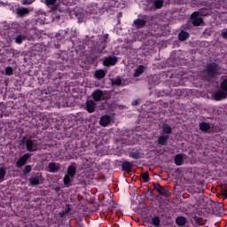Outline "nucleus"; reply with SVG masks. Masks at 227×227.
<instances>
[{
    "mask_svg": "<svg viewBox=\"0 0 227 227\" xmlns=\"http://www.w3.org/2000/svg\"><path fill=\"white\" fill-rule=\"evenodd\" d=\"M5 75H13V68L12 67L5 68Z\"/></svg>",
    "mask_w": 227,
    "mask_h": 227,
    "instance_id": "ea45409f",
    "label": "nucleus"
},
{
    "mask_svg": "<svg viewBox=\"0 0 227 227\" xmlns=\"http://www.w3.org/2000/svg\"><path fill=\"white\" fill-rule=\"evenodd\" d=\"M44 3L46 6H53L51 8L52 12H56V10H58V6H56L58 0H44Z\"/></svg>",
    "mask_w": 227,
    "mask_h": 227,
    "instance_id": "393cba45",
    "label": "nucleus"
},
{
    "mask_svg": "<svg viewBox=\"0 0 227 227\" xmlns=\"http://www.w3.org/2000/svg\"><path fill=\"white\" fill-rule=\"evenodd\" d=\"M150 180V175L148 171L143 173V182H148Z\"/></svg>",
    "mask_w": 227,
    "mask_h": 227,
    "instance_id": "a19ab883",
    "label": "nucleus"
},
{
    "mask_svg": "<svg viewBox=\"0 0 227 227\" xmlns=\"http://www.w3.org/2000/svg\"><path fill=\"white\" fill-rule=\"evenodd\" d=\"M169 141V135H161L158 137V145L166 146Z\"/></svg>",
    "mask_w": 227,
    "mask_h": 227,
    "instance_id": "dca6fc26",
    "label": "nucleus"
},
{
    "mask_svg": "<svg viewBox=\"0 0 227 227\" xmlns=\"http://www.w3.org/2000/svg\"><path fill=\"white\" fill-rule=\"evenodd\" d=\"M85 106L87 112L90 114L95 113V110L97 109V103L93 99L87 100Z\"/></svg>",
    "mask_w": 227,
    "mask_h": 227,
    "instance_id": "ddd939ff",
    "label": "nucleus"
},
{
    "mask_svg": "<svg viewBox=\"0 0 227 227\" xmlns=\"http://www.w3.org/2000/svg\"><path fill=\"white\" fill-rule=\"evenodd\" d=\"M129 157H131V159H141V153L137 150L133 151L129 153Z\"/></svg>",
    "mask_w": 227,
    "mask_h": 227,
    "instance_id": "72a5a7b5",
    "label": "nucleus"
},
{
    "mask_svg": "<svg viewBox=\"0 0 227 227\" xmlns=\"http://www.w3.org/2000/svg\"><path fill=\"white\" fill-rule=\"evenodd\" d=\"M145 24H146V20H143V26H145Z\"/></svg>",
    "mask_w": 227,
    "mask_h": 227,
    "instance_id": "864d4df0",
    "label": "nucleus"
},
{
    "mask_svg": "<svg viewBox=\"0 0 227 227\" xmlns=\"http://www.w3.org/2000/svg\"><path fill=\"white\" fill-rule=\"evenodd\" d=\"M153 189L159 192L160 196H163V198H168L169 196V190L161 186L159 183H153Z\"/></svg>",
    "mask_w": 227,
    "mask_h": 227,
    "instance_id": "423d86ee",
    "label": "nucleus"
},
{
    "mask_svg": "<svg viewBox=\"0 0 227 227\" xmlns=\"http://www.w3.org/2000/svg\"><path fill=\"white\" fill-rule=\"evenodd\" d=\"M23 143L26 145V148L28 152L32 153L38 151V145L33 139L23 137Z\"/></svg>",
    "mask_w": 227,
    "mask_h": 227,
    "instance_id": "39448f33",
    "label": "nucleus"
},
{
    "mask_svg": "<svg viewBox=\"0 0 227 227\" xmlns=\"http://www.w3.org/2000/svg\"><path fill=\"white\" fill-rule=\"evenodd\" d=\"M27 38V35H26V33L20 32V29L16 30V33L14 35L15 43H17L18 45H20L22 42H26Z\"/></svg>",
    "mask_w": 227,
    "mask_h": 227,
    "instance_id": "6e6552de",
    "label": "nucleus"
},
{
    "mask_svg": "<svg viewBox=\"0 0 227 227\" xmlns=\"http://www.w3.org/2000/svg\"><path fill=\"white\" fill-rule=\"evenodd\" d=\"M140 185H141V187H143V185H144L143 182L140 183Z\"/></svg>",
    "mask_w": 227,
    "mask_h": 227,
    "instance_id": "5fc2aeb1",
    "label": "nucleus"
},
{
    "mask_svg": "<svg viewBox=\"0 0 227 227\" xmlns=\"http://www.w3.org/2000/svg\"><path fill=\"white\" fill-rule=\"evenodd\" d=\"M22 4H33V0H21Z\"/></svg>",
    "mask_w": 227,
    "mask_h": 227,
    "instance_id": "79ce46f5",
    "label": "nucleus"
},
{
    "mask_svg": "<svg viewBox=\"0 0 227 227\" xmlns=\"http://www.w3.org/2000/svg\"><path fill=\"white\" fill-rule=\"evenodd\" d=\"M136 200L131 205V208L140 215V219H143V192H135Z\"/></svg>",
    "mask_w": 227,
    "mask_h": 227,
    "instance_id": "7ed1b4c3",
    "label": "nucleus"
},
{
    "mask_svg": "<svg viewBox=\"0 0 227 227\" xmlns=\"http://www.w3.org/2000/svg\"><path fill=\"white\" fill-rule=\"evenodd\" d=\"M222 194L227 199V186L222 189Z\"/></svg>",
    "mask_w": 227,
    "mask_h": 227,
    "instance_id": "c03bdc74",
    "label": "nucleus"
},
{
    "mask_svg": "<svg viewBox=\"0 0 227 227\" xmlns=\"http://www.w3.org/2000/svg\"><path fill=\"white\" fill-rule=\"evenodd\" d=\"M16 13L19 15V17H25V15L29 13V9L26 7L18 8L16 10Z\"/></svg>",
    "mask_w": 227,
    "mask_h": 227,
    "instance_id": "5701e85b",
    "label": "nucleus"
},
{
    "mask_svg": "<svg viewBox=\"0 0 227 227\" xmlns=\"http://www.w3.org/2000/svg\"><path fill=\"white\" fill-rule=\"evenodd\" d=\"M118 62V58L114 56H109L104 59L103 65L104 67H114Z\"/></svg>",
    "mask_w": 227,
    "mask_h": 227,
    "instance_id": "9b49d317",
    "label": "nucleus"
},
{
    "mask_svg": "<svg viewBox=\"0 0 227 227\" xmlns=\"http://www.w3.org/2000/svg\"><path fill=\"white\" fill-rule=\"evenodd\" d=\"M4 176H6V169L0 168V182H4Z\"/></svg>",
    "mask_w": 227,
    "mask_h": 227,
    "instance_id": "e433bc0d",
    "label": "nucleus"
},
{
    "mask_svg": "<svg viewBox=\"0 0 227 227\" xmlns=\"http://www.w3.org/2000/svg\"><path fill=\"white\" fill-rule=\"evenodd\" d=\"M176 224H177V226H185V224H187V218L184 216H178L176 219Z\"/></svg>",
    "mask_w": 227,
    "mask_h": 227,
    "instance_id": "bb28decb",
    "label": "nucleus"
},
{
    "mask_svg": "<svg viewBox=\"0 0 227 227\" xmlns=\"http://www.w3.org/2000/svg\"><path fill=\"white\" fill-rule=\"evenodd\" d=\"M42 173H37L35 176L28 178V183L30 187H36V185H40L43 180Z\"/></svg>",
    "mask_w": 227,
    "mask_h": 227,
    "instance_id": "0eeeda50",
    "label": "nucleus"
},
{
    "mask_svg": "<svg viewBox=\"0 0 227 227\" xmlns=\"http://www.w3.org/2000/svg\"><path fill=\"white\" fill-rule=\"evenodd\" d=\"M162 129V133L166 134V136H168V134H171V132H173V129H171V126H169V124L164 122L161 126Z\"/></svg>",
    "mask_w": 227,
    "mask_h": 227,
    "instance_id": "b1692460",
    "label": "nucleus"
},
{
    "mask_svg": "<svg viewBox=\"0 0 227 227\" xmlns=\"http://www.w3.org/2000/svg\"><path fill=\"white\" fill-rule=\"evenodd\" d=\"M64 211H65V214H68V212H70V206L67 205V207H65Z\"/></svg>",
    "mask_w": 227,
    "mask_h": 227,
    "instance_id": "de8ad7c7",
    "label": "nucleus"
},
{
    "mask_svg": "<svg viewBox=\"0 0 227 227\" xmlns=\"http://www.w3.org/2000/svg\"><path fill=\"white\" fill-rule=\"evenodd\" d=\"M220 90L227 93V79H223L220 84Z\"/></svg>",
    "mask_w": 227,
    "mask_h": 227,
    "instance_id": "f704fd0d",
    "label": "nucleus"
},
{
    "mask_svg": "<svg viewBox=\"0 0 227 227\" xmlns=\"http://www.w3.org/2000/svg\"><path fill=\"white\" fill-rule=\"evenodd\" d=\"M190 36L191 35L189 34V32L185 30H181L178 34V40L179 42H187Z\"/></svg>",
    "mask_w": 227,
    "mask_h": 227,
    "instance_id": "6ab92c4d",
    "label": "nucleus"
},
{
    "mask_svg": "<svg viewBox=\"0 0 227 227\" xmlns=\"http://www.w3.org/2000/svg\"><path fill=\"white\" fill-rule=\"evenodd\" d=\"M91 63H96L97 59H98V57L97 56H91L90 58Z\"/></svg>",
    "mask_w": 227,
    "mask_h": 227,
    "instance_id": "a18cd8bd",
    "label": "nucleus"
},
{
    "mask_svg": "<svg viewBox=\"0 0 227 227\" xmlns=\"http://www.w3.org/2000/svg\"><path fill=\"white\" fill-rule=\"evenodd\" d=\"M134 24L137 29H141V27H143V19L135 20Z\"/></svg>",
    "mask_w": 227,
    "mask_h": 227,
    "instance_id": "c9c22d12",
    "label": "nucleus"
},
{
    "mask_svg": "<svg viewBox=\"0 0 227 227\" xmlns=\"http://www.w3.org/2000/svg\"><path fill=\"white\" fill-rule=\"evenodd\" d=\"M110 123H111V116L107 114L101 116L99 121V124L101 125V127H107V125H109Z\"/></svg>",
    "mask_w": 227,
    "mask_h": 227,
    "instance_id": "a211bd4d",
    "label": "nucleus"
},
{
    "mask_svg": "<svg viewBox=\"0 0 227 227\" xmlns=\"http://www.w3.org/2000/svg\"><path fill=\"white\" fill-rule=\"evenodd\" d=\"M187 160V154L185 153H177L174 157V163L176 166H184Z\"/></svg>",
    "mask_w": 227,
    "mask_h": 227,
    "instance_id": "1a4fd4ad",
    "label": "nucleus"
},
{
    "mask_svg": "<svg viewBox=\"0 0 227 227\" xmlns=\"http://www.w3.org/2000/svg\"><path fill=\"white\" fill-rule=\"evenodd\" d=\"M199 129L202 132H208L212 129V126H210V123L202 121L199 124Z\"/></svg>",
    "mask_w": 227,
    "mask_h": 227,
    "instance_id": "412c9836",
    "label": "nucleus"
},
{
    "mask_svg": "<svg viewBox=\"0 0 227 227\" xmlns=\"http://www.w3.org/2000/svg\"><path fill=\"white\" fill-rule=\"evenodd\" d=\"M199 15H200V12H194L192 14V25L195 27L201 26L204 22L203 18L198 17Z\"/></svg>",
    "mask_w": 227,
    "mask_h": 227,
    "instance_id": "f8f14e48",
    "label": "nucleus"
},
{
    "mask_svg": "<svg viewBox=\"0 0 227 227\" xmlns=\"http://www.w3.org/2000/svg\"><path fill=\"white\" fill-rule=\"evenodd\" d=\"M145 192H146L144 190L143 193L145 194Z\"/></svg>",
    "mask_w": 227,
    "mask_h": 227,
    "instance_id": "13d9d810",
    "label": "nucleus"
},
{
    "mask_svg": "<svg viewBox=\"0 0 227 227\" xmlns=\"http://www.w3.org/2000/svg\"><path fill=\"white\" fill-rule=\"evenodd\" d=\"M140 178H143V171L140 172Z\"/></svg>",
    "mask_w": 227,
    "mask_h": 227,
    "instance_id": "603ef678",
    "label": "nucleus"
},
{
    "mask_svg": "<svg viewBox=\"0 0 227 227\" xmlns=\"http://www.w3.org/2000/svg\"><path fill=\"white\" fill-rule=\"evenodd\" d=\"M193 220L195 221L196 224H199V226L203 225V218L200 216L193 217Z\"/></svg>",
    "mask_w": 227,
    "mask_h": 227,
    "instance_id": "58836bf2",
    "label": "nucleus"
},
{
    "mask_svg": "<svg viewBox=\"0 0 227 227\" xmlns=\"http://www.w3.org/2000/svg\"><path fill=\"white\" fill-rule=\"evenodd\" d=\"M67 35H68V32L67 30H59L56 34V38L57 40H63L64 38L67 37Z\"/></svg>",
    "mask_w": 227,
    "mask_h": 227,
    "instance_id": "c85d7f7f",
    "label": "nucleus"
},
{
    "mask_svg": "<svg viewBox=\"0 0 227 227\" xmlns=\"http://www.w3.org/2000/svg\"><path fill=\"white\" fill-rule=\"evenodd\" d=\"M59 215H60V217H65V215H67V213H65V211L62 210V211L59 213Z\"/></svg>",
    "mask_w": 227,
    "mask_h": 227,
    "instance_id": "09e8293b",
    "label": "nucleus"
},
{
    "mask_svg": "<svg viewBox=\"0 0 227 227\" xmlns=\"http://www.w3.org/2000/svg\"><path fill=\"white\" fill-rule=\"evenodd\" d=\"M72 176L66 174L63 178L64 185L66 187H72Z\"/></svg>",
    "mask_w": 227,
    "mask_h": 227,
    "instance_id": "a878e982",
    "label": "nucleus"
},
{
    "mask_svg": "<svg viewBox=\"0 0 227 227\" xmlns=\"http://www.w3.org/2000/svg\"><path fill=\"white\" fill-rule=\"evenodd\" d=\"M109 39V35L106 34L105 35H97L95 38L94 50L98 52V54H102L104 51H106L107 47V40Z\"/></svg>",
    "mask_w": 227,
    "mask_h": 227,
    "instance_id": "f03ea898",
    "label": "nucleus"
},
{
    "mask_svg": "<svg viewBox=\"0 0 227 227\" xmlns=\"http://www.w3.org/2000/svg\"><path fill=\"white\" fill-rule=\"evenodd\" d=\"M94 77L95 79H98V81H102V79L106 77V72L104 69H98L94 73Z\"/></svg>",
    "mask_w": 227,
    "mask_h": 227,
    "instance_id": "4be33fe9",
    "label": "nucleus"
},
{
    "mask_svg": "<svg viewBox=\"0 0 227 227\" xmlns=\"http://www.w3.org/2000/svg\"><path fill=\"white\" fill-rule=\"evenodd\" d=\"M76 163H72L68 168H67V176H71V178H74L77 173V167Z\"/></svg>",
    "mask_w": 227,
    "mask_h": 227,
    "instance_id": "f3484780",
    "label": "nucleus"
},
{
    "mask_svg": "<svg viewBox=\"0 0 227 227\" xmlns=\"http://www.w3.org/2000/svg\"><path fill=\"white\" fill-rule=\"evenodd\" d=\"M141 75H143V65H139L133 74L135 78L140 77Z\"/></svg>",
    "mask_w": 227,
    "mask_h": 227,
    "instance_id": "c756f323",
    "label": "nucleus"
},
{
    "mask_svg": "<svg viewBox=\"0 0 227 227\" xmlns=\"http://www.w3.org/2000/svg\"><path fill=\"white\" fill-rule=\"evenodd\" d=\"M29 159H31V154H29V153L23 154L16 161V168H20L23 166H26V164H27V160H29Z\"/></svg>",
    "mask_w": 227,
    "mask_h": 227,
    "instance_id": "9d476101",
    "label": "nucleus"
},
{
    "mask_svg": "<svg viewBox=\"0 0 227 227\" xmlns=\"http://www.w3.org/2000/svg\"><path fill=\"white\" fill-rule=\"evenodd\" d=\"M48 171L50 173H58V171H59V163L50 162L48 164Z\"/></svg>",
    "mask_w": 227,
    "mask_h": 227,
    "instance_id": "aec40b11",
    "label": "nucleus"
},
{
    "mask_svg": "<svg viewBox=\"0 0 227 227\" xmlns=\"http://www.w3.org/2000/svg\"><path fill=\"white\" fill-rule=\"evenodd\" d=\"M221 36H222V38H223V40H227V30H223L221 33Z\"/></svg>",
    "mask_w": 227,
    "mask_h": 227,
    "instance_id": "37998d69",
    "label": "nucleus"
},
{
    "mask_svg": "<svg viewBox=\"0 0 227 227\" xmlns=\"http://www.w3.org/2000/svg\"><path fill=\"white\" fill-rule=\"evenodd\" d=\"M213 97L215 100L219 102V100H223V98H227V93L224 92V90H221L220 89L213 94Z\"/></svg>",
    "mask_w": 227,
    "mask_h": 227,
    "instance_id": "4468645a",
    "label": "nucleus"
},
{
    "mask_svg": "<svg viewBox=\"0 0 227 227\" xmlns=\"http://www.w3.org/2000/svg\"><path fill=\"white\" fill-rule=\"evenodd\" d=\"M152 224L155 227H160V217L159 215H156L152 218Z\"/></svg>",
    "mask_w": 227,
    "mask_h": 227,
    "instance_id": "2f4dec72",
    "label": "nucleus"
},
{
    "mask_svg": "<svg viewBox=\"0 0 227 227\" xmlns=\"http://www.w3.org/2000/svg\"><path fill=\"white\" fill-rule=\"evenodd\" d=\"M140 185H141V187H143V185H144L143 182L140 183Z\"/></svg>",
    "mask_w": 227,
    "mask_h": 227,
    "instance_id": "6e6d98bb",
    "label": "nucleus"
},
{
    "mask_svg": "<svg viewBox=\"0 0 227 227\" xmlns=\"http://www.w3.org/2000/svg\"><path fill=\"white\" fill-rule=\"evenodd\" d=\"M113 86H121V78L118 76L116 79L112 80Z\"/></svg>",
    "mask_w": 227,
    "mask_h": 227,
    "instance_id": "4c0bfd02",
    "label": "nucleus"
},
{
    "mask_svg": "<svg viewBox=\"0 0 227 227\" xmlns=\"http://www.w3.org/2000/svg\"><path fill=\"white\" fill-rule=\"evenodd\" d=\"M106 95H107V90H102L100 89H96L92 92L91 97H92L94 102H101V100H107V97Z\"/></svg>",
    "mask_w": 227,
    "mask_h": 227,
    "instance_id": "20e7f679",
    "label": "nucleus"
},
{
    "mask_svg": "<svg viewBox=\"0 0 227 227\" xmlns=\"http://www.w3.org/2000/svg\"><path fill=\"white\" fill-rule=\"evenodd\" d=\"M131 106H139V99H136L131 102Z\"/></svg>",
    "mask_w": 227,
    "mask_h": 227,
    "instance_id": "49530a36",
    "label": "nucleus"
},
{
    "mask_svg": "<svg viewBox=\"0 0 227 227\" xmlns=\"http://www.w3.org/2000/svg\"><path fill=\"white\" fill-rule=\"evenodd\" d=\"M147 191H148V192H150V194H152L153 192V190H150V187H147Z\"/></svg>",
    "mask_w": 227,
    "mask_h": 227,
    "instance_id": "8fccbe9b",
    "label": "nucleus"
},
{
    "mask_svg": "<svg viewBox=\"0 0 227 227\" xmlns=\"http://www.w3.org/2000/svg\"><path fill=\"white\" fill-rule=\"evenodd\" d=\"M223 74V68L221 66L215 62H210L206 64L204 69L200 73V77L203 81H212V79H215L218 75Z\"/></svg>",
    "mask_w": 227,
    "mask_h": 227,
    "instance_id": "f257e3e1",
    "label": "nucleus"
},
{
    "mask_svg": "<svg viewBox=\"0 0 227 227\" xmlns=\"http://www.w3.org/2000/svg\"><path fill=\"white\" fill-rule=\"evenodd\" d=\"M153 5L156 10H160L164 6V0H155Z\"/></svg>",
    "mask_w": 227,
    "mask_h": 227,
    "instance_id": "473e14b6",
    "label": "nucleus"
},
{
    "mask_svg": "<svg viewBox=\"0 0 227 227\" xmlns=\"http://www.w3.org/2000/svg\"><path fill=\"white\" fill-rule=\"evenodd\" d=\"M30 171H33V166L31 165H26L24 168L22 169V175L24 176L29 175Z\"/></svg>",
    "mask_w": 227,
    "mask_h": 227,
    "instance_id": "7c9ffc66",
    "label": "nucleus"
},
{
    "mask_svg": "<svg viewBox=\"0 0 227 227\" xmlns=\"http://www.w3.org/2000/svg\"><path fill=\"white\" fill-rule=\"evenodd\" d=\"M143 72H145V67H143Z\"/></svg>",
    "mask_w": 227,
    "mask_h": 227,
    "instance_id": "4d7b16f0",
    "label": "nucleus"
},
{
    "mask_svg": "<svg viewBox=\"0 0 227 227\" xmlns=\"http://www.w3.org/2000/svg\"><path fill=\"white\" fill-rule=\"evenodd\" d=\"M123 145H132L136 144V140L134 139V137H128L127 138H122Z\"/></svg>",
    "mask_w": 227,
    "mask_h": 227,
    "instance_id": "cd10ccee",
    "label": "nucleus"
},
{
    "mask_svg": "<svg viewBox=\"0 0 227 227\" xmlns=\"http://www.w3.org/2000/svg\"><path fill=\"white\" fill-rule=\"evenodd\" d=\"M122 171H125V173H130L132 171V168H134V163L124 160L121 163Z\"/></svg>",
    "mask_w": 227,
    "mask_h": 227,
    "instance_id": "2eb2a0df",
    "label": "nucleus"
},
{
    "mask_svg": "<svg viewBox=\"0 0 227 227\" xmlns=\"http://www.w3.org/2000/svg\"><path fill=\"white\" fill-rule=\"evenodd\" d=\"M137 40H139V42H141V41L143 40V35H139V36L137 37Z\"/></svg>",
    "mask_w": 227,
    "mask_h": 227,
    "instance_id": "3c124183",
    "label": "nucleus"
}]
</instances>
